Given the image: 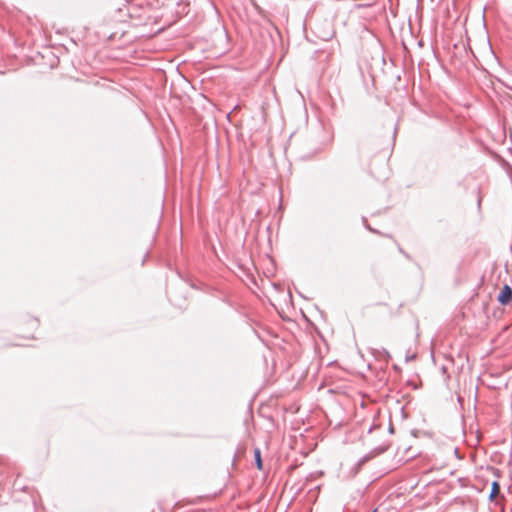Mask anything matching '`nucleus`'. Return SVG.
I'll use <instances>...</instances> for the list:
<instances>
[{
    "mask_svg": "<svg viewBox=\"0 0 512 512\" xmlns=\"http://www.w3.org/2000/svg\"><path fill=\"white\" fill-rule=\"evenodd\" d=\"M497 300L501 305H507L512 301V288L505 284L500 290Z\"/></svg>",
    "mask_w": 512,
    "mask_h": 512,
    "instance_id": "obj_1",
    "label": "nucleus"
},
{
    "mask_svg": "<svg viewBox=\"0 0 512 512\" xmlns=\"http://www.w3.org/2000/svg\"><path fill=\"white\" fill-rule=\"evenodd\" d=\"M500 493V485L497 481L492 483L491 492L489 495V499H494Z\"/></svg>",
    "mask_w": 512,
    "mask_h": 512,
    "instance_id": "obj_3",
    "label": "nucleus"
},
{
    "mask_svg": "<svg viewBox=\"0 0 512 512\" xmlns=\"http://www.w3.org/2000/svg\"><path fill=\"white\" fill-rule=\"evenodd\" d=\"M254 462L258 470H263V462L261 458V451L259 448L254 449Z\"/></svg>",
    "mask_w": 512,
    "mask_h": 512,
    "instance_id": "obj_2",
    "label": "nucleus"
},
{
    "mask_svg": "<svg viewBox=\"0 0 512 512\" xmlns=\"http://www.w3.org/2000/svg\"><path fill=\"white\" fill-rule=\"evenodd\" d=\"M373 512H376V510H374Z\"/></svg>",
    "mask_w": 512,
    "mask_h": 512,
    "instance_id": "obj_7",
    "label": "nucleus"
},
{
    "mask_svg": "<svg viewBox=\"0 0 512 512\" xmlns=\"http://www.w3.org/2000/svg\"><path fill=\"white\" fill-rule=\"evenodd\" d=\"M362 222H363V225L365 226V228L373 233H379L377 230L373 229L369 224H368V221L366 219V217H362Z\"/></svg>",
    "mask_w": 512,
    "mask_h": 512,
    "instance_id": "obj_4",
    "label": "nucleus"
},
{
    "mask_svg": "<svg viewBox=\"0 0 512 512\" xmlns=\"http://www.w3.org/2000/svg\"><path fill=\"white\" fill-rule=\"evenodd\" d=\"M393 431H394V429H393L392 425H390V427H389V432H390V433H393Z\"/></svg>",
    "mask_w": 512,
    "mask_h": 512,
    "instance_id": "obj_6",
    "label": "nucleus"
},
{
    "mask_svg": "<svg viewBox=\"0 0 512 512\" xmlns=\"http://www.w3.org/2000/svg\"><path fill=\"white\" fill-rule=\"evenodd\" d=\"M398 250L400 253H402L405 257L409 258V255L400 247L398 246Z\"/></svg>",
    "mask_w": 512,
    "mask_h": 512,
    "instance_id": "obj_5",
    "label": "nucleus"
}]
</instances>
